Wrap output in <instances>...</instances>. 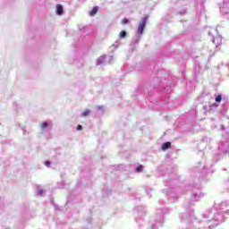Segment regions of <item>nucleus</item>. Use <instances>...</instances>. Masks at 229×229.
<instances>
[{
	"label": "nucleus",
	"instance_id": "nucleus-1",
	"mask_svg": "<svg viewBox=\"0 0 229 229\" xmlns=\"http://www.w3.org/2000/svg\"><path fill=\"white\" fill-rule=\"evenodd\" d=\"M146 18H142V20L140 21L139 27H138V33L139 35H142L144 33V28H146Z\"/></svg>",
	"mask_w": 229,
	"mask_h": 229
},
{
	"label": "nucleus",
	"instance_id": "nucleus-2",
	"mask_svg": "<svg viewBox=\"0 0 229 229\" xmlns=\"http://www.w3.org/2000/svg\"><path fill=\"white\" fill-rule=\"evenodd\" d=\"M55 8L57 15H64V6L62 4H56Z\"/></svg>",
	"mask_w": 229,
	"mask_h": 229
},
{
	"label": "nucleus",
	"instance_id": "nucleus-3",
	"mask_svg": "<svg viewBox=\"0 0 229 229\" xmlns=\"http://www.w3.org/2000/svg\"><path fill=\"white\" fill-rule=\"evenodd\" d=\"M169 148H171V142L166 141L162 145L161 149L165 151V149H169Z\"/></svg>",
	"mask_w": 229,
	"mask_h": 229
},
{
	"label": "nucleus",
	"instance_id": "nucleus-4",
	"mask_svg": "<svg viewBox=\"0 0 229 229\" xmlns=\"http://www.w3.org/2000/svg\"><path fill=\"white\" fill-rule=\"evenodd\" d=\"M98 7H93V9L91 10V12L89 13V15L94 16L96 15V13H98Z\"/></svg>",
	"mask_w": 229,
	"mask_h": 229
},
{
	"label": "nucleus",
	"instance_id": "nucleus-5",
	"mask_svg": "<svg viewBox=\"0 0 229 229\" xmlns=\"http://www.w3.org/2000/svg\"><path fill=\"white\" fill-rule=\"evenodd\" d=\"M143 170H144V166H142L141 165H140L136 168L137 173H142Z\"/></svg>",
	"mask_w": 229,
	"mask_h": 229
},
{
	"label": "nucleus",
	"instance_id": "nucleus-6",
	"mask_svg": "<svg viewBox=\"0 0 229 229\" xmlns=\"http://www.w3.org/2000/svg\"><path fill=\"white\" fill-rule=\"evenodd\" d=\"M120 38H124L126 37V31L122 30L119 34Z\"/></svg>",
	"mask_w": 229,
	"mask_h": 229
},
{
	"label": "nucleus",
	"instance_id": "nucleus-7",
	"mask_svg": "<svg viewBox=\"0 0 229 229\" xmlns=\"http://www.w3.org/2000/svg\"><path fill=\"white\" fill-rule=\"evenodd\" d=\"M216 103H221V101H223V97L221 95H218L216 98Z\"/></svg>",
	"mask_w": 229,
	"mask_h": 229
},
{
	"label": "nucleus",
	"instance_id": "nucleus-8",
	"mask_svg": "<svg viewBox=\"0 0 229 229\" xmlns=\"http://www.w3.org/2000/svg\"><path fill=\"white\" fill-rule=\"evenodd\" d=\"M90 114V110L86 109L85 111H83L82 115L83 117H87V115H89Z\"/></svg>",
	"mask_w": 229,
	"mask_h": 229
},
{
	"label": "nucleus",
	"instance_id": "nucleus-9",
	"mask_svg": "<svg viewBox=\"0 0 229 229\" xmlns=\"http://www.w3.org/2000/svg\"><path fill=\"white\" fill-rule=\"evenodd\" d=\"M47 126H49V123L47 122H45V123H41V128L43 130H45V128H47Z\"/></svg>",
	"mask_w": 229,
	"mask_h": 229
},
{
	"label": "nucleus",
	"instance_id": "nucleus-10",
	"mask_svg": "<svg viewBox=\"0 0 229 229\" xmlns=\"http://www.w3.org/2000/svg\"><path fill=\"white\" fill-rule=\"evenodd\" d=\"M130 22V20L126 19V18H123L122 20V24L124 25V24H128Z\"/></svg>",
	"mask_w": 229,
	"mask_h": 229
},
{
	"label": "nucleus",
	"instance_id": "nucleus-11",
	"mask_svg": "<svg viewBox=\"0 0 229 229\" xmlns=\"http://www.w3.org/2000/svg\"><path fill=\"white\" fill-rule=\"evenodd\" d=\"M76 130H78V131H80L83 130V126L78 125L77 128H76Z\"/></svg>",
	"mask_w": 229,
	"mask_h": 229
},
{
	"label": "nucleus",
	"instance_id": "nucleus-12",
	"mask_svg": "<svg viewBox=\"0 0 229 229\" xmlns=\"http://www.w3.org/2000/svg\"><path fill=\"white\" fill-rule=\"evenodd\" d=\"M45 165H46L47 167H49V165H51V163H50L49 161H46V162H45Z\"/></svg>",
	"mask_w": 229,
	"mask_h": 229
}]
</instances>
